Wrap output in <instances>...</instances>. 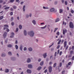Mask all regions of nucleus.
Instances as JSON below:
<instances>
[{
	"label": "nucleus",
	"instance_id": "052dcab7",
	"mask_svg": "<svg viewBox=\"0 0 74 74\" xmlns=\"http://www.w3.org/2000/svg\"><path fill=\"white\" fill-rule=\"evenodd\" d=\"M53 45V43L52 44V45H50L49 46V47H52V45Z\"/></svg>",
	"mask_w": 74,
	"mask_h": 74
},
{
	"label": "nucleus",
	"instance_id": "338daca9",
	"mask_svg": "<svg viewBox=\"0 0 74 74\" xmlns=\"http://www.w3.org/2000/svg\"><path fill=\"white\" fill-rule=\"evenodd\" d=\"M10 11H12L13 10V9L12 8H11L10 9Z\"/></svg>",
	"mask_w": 74,
	"mask_h": 74
},
{
	"label": "nucleus",
	"instance_id": "37998d69",
	"mask_svg": "<svg viewBox=\"0 0 74 74\" xmlns=\"http://www.w3.org/2000/svg\"><path fill=\"white\" fill-rule=\"evenodd\" d=\"M13 8L14 9H16V7L15 6H13Z\"/></svg>",
	"mask_w": 74,
	"mask_h": 74
},
{
	"label": "nucleus",
	"instance_id": "de8ad7c7",
	"mask_svg": "<svg viewBox=\"0 0 74 74\" xmlns=\"http://www.w3.org/2000/svg\"><path fill=\"white\" fill-rule=\"evenodd\" d=\"M12 26H14V22H12L11 23Z\"/></svg>",
	"mask_w": 74,
	"mask_h": 74
},
{
	"label": "nucleus",
	"instance_id": "0e129e2a",
	"mask_svg": "<svg viewBox=\"0 0 74 74\" xmlns=\"http://www.w3.org/2000/svg\"><path fill=\"white\" fill-rule=\"evenodd\" d=\"M38 62H40V61H41V59H40V58H39V59H38Z\"/></svg>",
	"mask_w": 74,
	"mask_h": 74
},
{
	"label": "nucleus",
	"instance_id": "58836bf2",
	"mask_svg": "<svg viewBox=\"0 0 74 74\" xmlns=\"http://www.w3.org/2000/svg\"><path fill=\"white\" fill-rule=\"evenodd\" d=\"M60 47V45H58L57 46V49H59Z\"/></svg>",
	"mask_w": 74,
	"mask_h": 74
},
{
	"label": "nucleus",
	"instance_id": "a19ab883",
	"mask_svg": "<svg viewBox=\"0 0 74 74\" xmlns=\"http://www.w3.org/2000/svg\"><path fill=\"white\" fill-rule=\"evenodd\" d=\"M64 73H65V71H63L62 72V74H64Z\"/></svg>",
	"mask_w": 74,
	"mask_h": 74
},
{
	"label": "nucleus",
	"instance_id": "f704fd0d",
	"mask_svg": "<svg viewBox=\"0 0 74 74\" xmlns=\"http://www.w3.org/2000/svg\"><path fill=\"white\" fill-rule=\"evenodd\" d=\"M62 62H60V64H59L60 67H62Z\"/></svg>",
	"mask_w": 74,
	"mask_h": 74
},
{
	"label": "nucleus",
	"instance_id": "bb28decb",
	"mask_svg": "<svg viewBox=\"0 0 74 74\" xmlns=\"http://www.w3.org/2000/svg\"><path fill=\"white\" fill-rule=\"evenodd\" d=\"M10 8V7H7L5 8V10H8V9H9Z\"/></svg>",
	"mask_w": 74,
	"mask_h": 74
},
{
	"label": "nucleus",
	"instance_id": "774afa93",
	"mask_svg": "<svg viewBox=\"0 0 74 74\" xmlns=\"http://www.w3.org/2000/svg\"><path fill=\"white\" fill-rule=\"evenodd\" d=\"M72 49H74V46H72Z\"/></svg>",
	"mask_w": 74,
	"mask_h": 74
},
{
	"label": "nucleus",
	"instance_id": "4c0bfd02",
	"mask_svg": "<svg viewBox=\"0 0 74 74\" xmlns=\"http://www.w3.org/2000/svg\"><path fill=\"white\" fill-rule=\"evenodd\" d=\"M18 28H16V32H18Z\"/></svg>",
	"mask_w": 74,
	"mask_h": 74
},
{
	"label": "nucleus",
	"instance_id": "7ed1b4c3",
	"mask_svg": "<svg viewBox=\"0 0 74 74\" xmlns=\"http://www.w3.org/2000/svg\"><path fill=\"white\" fill-rule=\"evenodd\" d=\"M69 26L70 28H74V25H73V23L71 22H70Z\"/></svg>",
	"mask_w": 74,
	"mask_h": 74
},
{
	"label": "nucleus",
	"instance_id": "69168bd1",
	"mask_svg": "<svg viewBox=\"0 0 74 74\" xmlns=\"http://www.w3.org/2000/svg\"><path fill=\"white\" fill-rule=\"evenodd\" d=\"M13 17H11V21H12V20H13Z\"/></svg>",
	"mask_w": 74,
	"mask_h": 74
},
{
	"label": "nucleus",
	"instance_id": "3c124183",
	"mask_svg": "<svg viewBox=\"0 0 74 74\" xmlns=\"http://www.w3.org/2000/svg\"><path fill=\"white\" fill-rule=\"evenodd\" d=\"M60 51V50H58L57 51V54H59V52Z\"/></svg>",
	"mask_w": 74,
	"mask_h": 74
},
{
	"label": "nucleus",
	"instance_id": "f8f14e48",
	"mask_svg": "<svg viewBox=\"0 0 74 74\" xmlns=\"http://www.w3.org/2000/svg\"><path fill=\"white\" fill-rule=\"evenodd\" d=\"M31 62V60H30V59L28 58L27 60V63H30Z\"/></svg>",
	"mask_w": 74,
	"mask_h": 74
},
{
	"label": "nucleus",
	"instance_id": "aec40b11",
	"mask_svg": "<svg viewBox=\"0 0 74 74\" xmlns=\"http://www.w3.org/2000/svg\"><path fill=\"white\" fill-rule=\"evenodd\" d=\"M7 47L9 48H11V47H12V45H8Z\"/></svg>",
	"mask_w": 74,
	"mask_h": 74
},
{
	"label": "nucleus",
	"instance_id": "6e6d98bb",
	"mask_svg": "<svg viewBox=\"0 0 74 74\" xmlns=\"http://www.w3.org/2000/svg\"><path fill=\"white\" fill-rule=\"evenodd\" d=\"M3 2V0H0V3H2Z\"/></svg>",
	"mask_w": 74,
	"mask_h": 74
},
{
	"label": "nucleus",
	"instance_id": "6ab92c4d",
	"mask_svg": "<svg viewBox=\"0 0 74 74\" xmlns=\"http://www.w3.org/2000/svg\"><path fill=\"white\" fill-rule=\"evenodd\" d=\"M8 54L10 56H11V55H12V53L11 52H9L8 53Z\"/></svg>",
	"mask_w": 74,
	"mask_h": 74
},
{
	"label": "nucleus",
	"instance_id": "0eeeda50",
	"mask_svg": "<svg viewBox=\"0 0 74 74\" xmlns=\"http://www.w3.org/2000/svg\"><path fill=\"white\" fill-rule=\"evenodd\" d=\"M11 34L12 35L10 36V38H12L14 37V33L12 32L11 33Z\"/></svg>",
	"mask_w": 74,
	"mask_h": 74
},
{
	"label": "nucleus",
	"instance_id": "1a4fd4ad",
	"mask_svg": "<svg viewBox=\"0 0 74 74\" xmlns=\"http://www.w3.org/2000/svg\"><path fill=\"white\" fill-rule=\"evenodd\" d=\"M67 45V42L66 41H65L64 42V47H66V46Z\"/></svg>",
	"mask_w": 74,
	"mask_h": 74
},
{
	"label": "nucleus",
	"instance_id": "412c9836",
	"mask_svg": "<svg viewBox=\"0 0 74 74\" xmlns=\"http://www.w3.org/2000/svg\"><path fill=\"white\" fill-rule=\"evenodd\" d=\"M44 64V62L43 61L41 62L40 63V66H42Z\"/></svg>",
	"mask_w": 74,
	"mask_h": 74
},
{
	"label": "nucleus",
	"instance_id": "9b49d317",
	"mask_svg": "<svg viewBox=\"0 0 74 74\" xmlns=\"http://www.w3.org/2000/svg\"><path fill=\"white\" fill-rule=\"evenodd\" d=\"M43 56L44 58H45L47 56V53H45L43 55Z\"/></svg>",
	"mask_w": 74,
	"mask_h": 74
},
{
	"label": "nucleus",
	"instance_id": "4468645a",
	"mask_svg": "<svg viewBox=\"0 0 74 74\" xmlns=\"http://www.w3.org/2000/svg\"><path fill=\"white\" fill-rule=\"evenodd\" d=\"M55 11V9H54V8L51 9L50 10V11L51 12H53V11Z\"/></svg>",
	"mask_w": 74,
	"mask_h": 74
},
{
	"label": "nucleus",
	"instance_id": "39448f33",
	"mask_svg": "<svg viewBox=\"0 0 74 74\" xmlns=\"http://www.w3.org/2000/svg\"><path fill=\"white\" fill-rule=\"evenodd\" d=\"M27 73H29V74H30V73H32V71H31V70H30L28 69L27 71Z\"/></svg>",
	"mask_w": 74,
	"mask_h": 74
},
{
	"label": "nucleus",
	"instance_id": "13d9d810",
	"mask_svg": "<svg viewBox=\"0 0 74 74\" xmlns=\"http://www.w3.org/2000/svg\"><path fill=\"white\" fill-rule=\"evenodd\" d=\"M45 73H47V70L46 69L44 71Z\"/></svg>",
	"mask_w": 74,
	"mask_h": 74
},
{
	"label": "nucleus",
	"instance_id": "49530a36",
	"mask_svg": "<svg viewBox=\"0 0 74 74\" xmlns=\"http://www.w3.org/2000/svg\"><path fill=\"white\" fill-rule=\"evenodd\" d=\"M65 5H67V1H65Z\"/></svg>",
	"mask_w": 74,
	"mask_h": 74
},
{
	"label": "nucleus",
	"instance_id": "393cba45",
	"mask_svg": "<svg viewBox=\"0 0 74 74\" xmlns=\"http://www.w3.org/2000/svg\"><path fill=\"white\" fill-rule=\"evenodd\" d=\"M19 28L20 29H22V25H19Z\"/></svg>",
	"mask_w": 74,
	"mask_h": 74
},
{
	"label": "nucleus",
	"instance_id": "864d4df0",
	"mask_svg": "<svg viewBox=\"0 0 74 74\" xmlns=\"http://www.w3.org/2000/svg\"><path fill=\"white\" fill-rule=\"evenodd\" d=\"M58 3V1H55L54 4H56L57 3Z\"/></svg>",
	"mask_w": 74,
	"mask_h": 74
},
{
	"label": "nucleus",
	"instance_id": "c9c22d12",
	"mask_svg": "<svg viewBox=\"0 0 74 74\" xmlns=\"http://www.w3.org/2000/svg\"><path fill=\"white\" fill-rule=\"evenodd\" d=\"M56 34L57 36H59V32H58L56 33Z\"/></svg>",
	"mask_w": 74,
	"mask_h": 74
},
{
	"label": "nucleus",
	"instance_id": "dca6fc26",
	"mask_svg": "<svg viewBox=\"0 0 74 74\" xmlns=\"http://www.w3.org/2000/svg\"><path fill=\"white\" fill-rule=\"evenodd\" d=\"M24 34L25 35V36H26L27 34V33H26V31L25 30H24Z\"/></svg>",
	"mask_w": 74,
	"mask_h": 74
},
{
	"label": "nucleus",
	"instance_id": "473e14b6",
	"mask_svg": "<svg viewBox=\"0 0 74 74\" xmlns=\"http://www.w3.org/2000/svg\"><path fill=\"white\" fill-rule=\"evenodd\" d=\"M56 63H55L54 64L53 66V67H56Z\"/></svg>",
	"mask_w": 74,
	"mask_h": 74
},
{
	"label": "nucleus",
	"instance_id": "9d476101",
	"mask_svg": "<svg viewBox=\"0 0 74 74\" xmlns=\"http://www.w3.org/2000/svg\"><path fill=\"white\" fill-rule=\"evenodd\" d=\"M28 67L29 69H32V66L31 64H29L28 65Z\"/></svg>",
	"mask_w": 74,
	"mask_h": 74
},
{
	"label": "nucleus",
	"instance_id": "8fccbe9b",
	"mask_svg": "<svg viewBox=\"0 0 74 74\" xmlns=\"http://www.w3.org/2000/svg\"><path fill=\"white\" fill-rule=\"evenodd\" d=\"M62 53V51H60L59 53L60 55H61Z\"/></svg>",
	"mask_w": 74,
	"mask_h": 74
},
{
	"label": "nucleus",
	"instance_id": "c03bdc74",
	"mask_svg": "<svg viewBox=\"0 0 74 74\" xmlns=\"http://www.w3.org/2000/svg\"><path fill=\"white\" fill-rule=\"evenodd\" d=\"M43 9H48V8L47 7L45 8V7L44 6L43 7Z\"/></svg>",
	"mask_w": 74,
	"mask_h": 74
},
{
	"label": "nucleus",
	"instance_id": "ddd939ff",
	"mask_svg": "<svg viewBox=\"0 0 74 74\" xmlns=\"http://www.w3.org/2000/svg\"><path fill=\"white\" fill-rule=\"evenodd\" d=\"M5 72V73H8V72H9V70H8V69H6Z\"/></svg>",
	"mask_w": 74,
	"mask_h": 74
},
{
	"label": "nucleus",
	"instance_id": "a211bd4d",
	"mask_svg": "<svg viewBox=\"0 0 74 74\" xmlns=\"http://www.w3.org/2000/svg\"><path fill=\"white\" fill-rule=\"evenodd\" d=\"M59 18H57L56 20V22H58L59 21Z\"/></svg>",
	"mask_w": 74,
	"mask_h": 74
},
{
	"label": "nucleus",
	"instance_id": "c756f323",
	"mask_svg": "<svg viewBox=\"0 0 74 74\" xmlns=\"http://www.w3.org/2000/svg\"><path fill=\"white\" fill-rule=\"evenodd\" d=\"M3 16H2L0 17V20H1L3 18Z\"/></svg>",
	"mask_w": 74,
	"mask_h": 74
},
{
	"label": "nucleus",
	"instance_id": "72a5a7b5",
	"mask_svg": "<svg viewBox=\"0 0 74 74\" xmlns=\"http://www.w3.org/2000/svg\"><path fill=\"white\" fill-rule=\"evenodd\" d=\"M15 47L16 49H18V46L17 45H15Z\"/></svg>",
	"mask_w": 74,
	"mask_h": 74
},
{
	"label": "nucleus",
	"instance_id": "603ef678",
	"mask_svg": "<svg viewBox=\"0 0 74 74\" xmlns=\"http://www.w3.org/2000/svg\"><path fill=\"white\" fill-rule=\"evenodd\" d=\"M69 48V46H66V49H68V48Z\"/></svg>",
	"mask_w": 74,
	"mask_h": 74
},
{
	"label": "nucleus",
	"instance_id": "680f3d73",
	"mask_svg": "<svg viewBox=\"0 0 74 74\" xmlns=\"http://www.w3.org/2000/svg\"><path fill=\"white\" fill-rule=\"evenodd\" d=\"M63 42H64V40L62 39V41H61V42H62V44L63 43Z\"/></svg>",
	"mask_w": 74,
	"mask_h": 74
},
{
	"label": "nucleus",
	"instance_id": "e2e57ef3",
	"mask_svg": "<svg viewBox=\"0 0 74 74\" xmlns=\"http://www.w3.org/2000/svg\"><path fill=\"white\" fill-rule=\"evenodd\" d=\"M72 60H74V56L72 57Z\"/></svg>",
	"mask_w": 74,
	"mask_h": 74
},
{
	"label": "nucleus",
	"instance_id": "4be33fe9",
	"mask_svg": "<svg viewBox=\"0 0 74 74\" xmlns=\"http://www.w3.org/2000/svg\"><path fill=\"white\" fill-rule=\"evenodd\" d=\"M73 51H70V55H73Z\"/></svg>",
	"mask_w": 74,
	"mask_h": 74
},
{
	"label": "nucleus",
	"instance_id": "f03ea898",
	"mask_svg": "<svg viewBox=\"0 0 74 74\" xmlns=\"http://www.w3.org/2000/svg\"><path fill=\"white\" fill-rule=\"evenodd\" d=\"M28 34H29L31 37H33L34 36V33L33 32V31H31L30 32H28Z\"/></svg>",
	"mask_w": 74,
	"mask_h": 74
},
{
	"label": "nucleus",
	"instance_id": "09e8293b",
	"mask_svg": "<svg viewBox=\"0 0 74 74\" xmlns=\"http://www.w3.org/2000/svg\"><path fill=\"white\" fill-rule=\"evenodd\" d=\"M71 12L73 13H74V10H71Z\"/></svg>",
	"mask_w": 74,
	"mask_h": 74
},
{
	"label": "nucleus",
	"instance_id": "b1692460",
	"mask_svg": "<svg viewBox=\"0 0 74 74\" xmlns=\"http://www.w3.org/2000/svg\"><path fill=\"white\" fill-rule=\"evenodd\" d=\"M32 23L34 24V25H36V21L35 20H34L32 21Z\"/></svg>",
	"mask_w": 74,
	"mask_h": 74
},
{
	"label": "nucleus",
	"instance_id": "a18cd8bd",
	"mask_svg": "<svg viewBox=\"0 0 74 74\" xmlns=\"http://www.w3.org/2000/svg\"><path fill=\"white\" fill-rule=\"evenodd\" d=\"M56 54H57V52H56L55 53L54 56H56Z\"/></svg>",
	"mask_w": 74,
	"mask_h": 74
},
{
	"label": "nucleus",
	"instance_id": "5701e85b",
	"mask_svg": "<svg viewBox=\"0 0 74 74\" xmlns=\"http://www.w3.org/2000/svg\"><path fill=\"white\" fill-rule=\"evenodd\" d=\"M47 27V25H45L44 27H41V29H45V28H46Z\"/></svg>",
	"mask_w": 74,
	"mask_h": 74
},
{
	"label": "nucleus",
	"instance_id": "bf43d9fd",
	"mask_svg": "<svg viewBox=\"0 0 74 74\" xmlns=\"http://www.w3.org/2000/svg\"><path fill=\"white\" fill-rule=\"evenodd\" d=\"M10 15H13V12H11L10 13Z\"/></svg>",
	"mask_w": 74,
	"mask_h": 74
},
{
	"label": "nucleus",
	"instance_id": "c85d7f7f",
	"mask_svg": "<svg viewBox=\"0 0 74 74\" xmlns=\"http://www.w3.org/2000/svg\"><path fill=\"white\" fill-rule=\"evenodd\" d=\"M61 42V40H60L59 41H58V45H59V44H60V43Z\"/></svg>",
	"mask_w": 74,
	"mask_h": 74
},
{
	"label": "nucleus",
	"instance_id": "6e6552de",
	"mask_svg": "<svg viewBox=\"0 0 74 74\" xmlns=\"http://www.w3.org/2000/svg\"><path fill=\"white\" fill-rule=\"evenodd\" d=\"M66 32H67V30H66V29L65 30H63V34H65V33H66Z\"/></svg>",
	"mask_w": 74,
	"mask_h": 74
},
{
	"label": "nucleus",
	"instance_id": "2f4dec72",
	"mask_svg": "<svg viewBox=\"0 0 74 74\" xmlns=\"http://www.w3.org/2000/svg\"><path fill=\"white\" fill-rule=\"evenodd\" d=\"M58 28H55V29L54 30V32H56V30H58Z\"/></svg>",
	"mask_w": 74,
	"mask_h": 74
},
{
	"label": "nucleus",
	"instance_id": "79ce46f5",
	"mask_svg": "<svg viewBox=\"0 0 74 74\" xmlns=\"http://www.w3.org/2000/svg\"><path fill=\"white\" fill-rule=\"evenodd\" d=\"M3 57H4V56H5V54H2L1 55Z\"/></svg>",
	"mask_w": 74,
	"mask_h": 74
},
{
	"label": "nucleus",
	"instance_id": "7c9ffc66",
	"mask_svg": "<svg viewBox=\"0 0 74 74\" xmlns=\"http://www.w3.org/2000/svg\"><path fill=\"white\" fill-rule=\"evenodd\" d=\"M25 5H24L23 6V11H25Z\"/></svg>",
	"mask_w": 74,
	"mask_h": 74
},
{
	"label": "nucleus",
	"instance_id": "ea45409f",
	"mask_svg": "<svg viewBox=\"0 0 74 74\" xmlns=\"http://www.w3.org/2000/svg\"><path fill=\"white\" fill-rule=\"evenodd\" d=\"M71 64V62H69L68 63V65H69V66H70V64Z\"/></svg>",
	"mask_w": 74,
	"mask_h": 74
},
{
	"label": "nucleus",
	"instance_id": "2eb2a0df",
	"mask_svg": "<svg viewBox=\"0 0 74 74\" xmlns=\"http://www.w3.org/2000/svg\"><path fill=\"white\" fill-rule=\"evenodd\" d=\"M42 68V67L41 66L38 67L37 69V70H38V71H40V69H41Z\"/></svg>",
	"mask_w": 74,
	"mask_h": 74
},
{
	"label": "nucleus",
	"instance_id": "4d7b16f0",
	"mask_svg": "<svg viewBox=\"0 0 74 74\" xmlns=\"http://www.w3.org/2000/svg\"><path fill=\"white\" fill-rule=\"evenodd\" d=\"M26 49H27L26 47H25V48H24V51H26Z\"/></svg>",
	"mask_w": 74,
	"mask_h": 74
},
{
	"label": "nucleus",
	"instance_id": "f3484780",
	"mask_svg": "<svg viewBox=\"0 0 74 74\" xmlns=\"http://www.w3.org/2000/svg\"><path fill=\"white\" fill-rule=\"evenodd\" d=\"M60 14L62 13L63 10H62V9H60Z\"/></svg>",
	"mask_w": 74,
	"mask_h": 74
},
{
	"label": "nucleus",
	"instance_id": "5fc2aeb1",
	"mask_svg": "<svg viewBox=\"0 0 74 74\" xmlns=\"http://www.w3.org/2000/svg\"><path fill=\"white\" fill-rule=\"evenodd\" d=\"M10 1L11 2H14V0H10Z\"/></svg>",
	"mask_w": 74,
	"mask_h": 74
},
{
	"label": "nucleus",
	"instance_id": "e433bc0d",
	"mask_svg": "<svg viewBox=\"0 0 74 74\" xmlns=\"http://www.w3.org/2000/svg\"><path fill=\"white\" fill-rule=\"evenodd\" d=\"M20 49L21 51H22V46H21L20 47Z\"/></svg>",
	"mask_w": 74,
	"mask_h": 74
},
{
	"label": "nucleus",
	"instance_id": "20e7f679",
	"mask_svg": "<svg viewBox=\"0 0 74 74\" xmlns=\"http://www.w3.org/2000/svg\"><path fill=\"white\" fill-rule=\"evenodd\" d=\"M48 69L49 70V72L51 73V72H52V67H51V66H49L48 68Z\"/></svg>",
	"mask_w": 74,
	"mask_h": 74
},
{
	"label": "nucleus",
	"instance_id": "423d86ee",
	"mask_svg": "<svg viewBox=\"0 0 74 74\" xmlns=\"http://www.w3.org/2000/svg\"><path fill=\"white\" fill-rule=\"evenodd\" d=\"M7 33L6 32H5L4 33V34L3 35V36L4 38H5V37H6L7 36Z\"/></svg>",
	"mask_w": 74,
	"mask_h": 74
},
{
	"label": "nucleus",
	"instance_id": "f257e3e1",
	"mask_svg": "<svg viewBox=\"0 0 74 74\" xmlns=\"http://www.w3.org/2000/svg\"><path fill=\"white\" fill-rule=\"evenodd\" d=\"M4 27H5L4 28V29L5 30V29H6V31L7 32H8L10 31V29L8 28V25H4Z\"/></svg>",
	"mask_w": 74,
	"mask_h": 74
},
{
	"label": "nucleus",
	"instance_id": "cd10ccee",
	"mask_svg": "<svg viewBox=\"0 0 74 74\" xmlns=\"http://www.w3.org/2000/svg\"><path fill=\"white\" fill-rule=\"evenodd\" d=\"M64 25L66 26V23L64 22V21L63 23V25Z\"/></svg>",
	"mask_w": 74,
	"mask_h": 74
},
{
	"label": "nucleus",
	"instance_id": "a878e982",
	"mask_svg": "<svg viewBox=\"0 0 74 74\" xmlns=\"http://www.w3.org/2000/svg\"><path fill=\"white\" fill-rule=\"evenodd\" d=\"M28 50L29 51H32V48L30 47L28 49Z\"/></svg>",
	"mask_w": 74,
	"mask_h": 74
}]
</instances>
